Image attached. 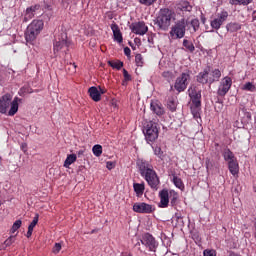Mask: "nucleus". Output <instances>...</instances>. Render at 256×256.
Returning a JSON list of instances; mask_svg holds the SVG:
<instances>
[{"label": "nucleus", "mask_w": 256, "mask_h": 256, "mask_svg": "<svg viewBox=\"0 0 256 256\" xmlns=\"http://www.w3.org/2000/svg\"><path fill=\"white\" fill-rule=\"evenodd\" d=\"M137 165L139 167L140 175L147 181L149 187L154 191L159 189V176L153 169V165L145 160H138Z\"/></svg>", "instance_id": "1"}, {"label": "nucleus", "mask_w": 256, "mask_h": 256, "mask_svg": "<svg viewBox=\"0 0 256 256\" xmlns=\"http://www.w3.org/2000/svg\"><path fill=\"white\" fill-rule=\"evenodd\" d=\"M20 101L21 99H19V97H15L13 99V95L9 93L4 94L0 98V113H2V115H5V113H7L8 111V115L10 117H13V115H15L17 111H19ZM9 107H10V110H9Z\"/></svg>", "instance_id": "2"}, {"label": "nucleus", "mask_w": 256, "mask_h": 256, "mask_svg": "<svg viewBox=\"0 0 256 256\" xmlns=\"http://www.w3.org/2000/svg\"><path fill=\"white\" fill-rule=\"evenodd\" d=\"M45 24L43 23V20H33L27 27L25 32V40L27 43H30V45H33L35 43L37 37H39V34L41 31H43V27Z\"/></svg>", "instance_id": "3"}, {"label": "nucleus", "mask_w": 256, "mask_h": 256, "mask_svg": "<svg viewBox=\"0 0 256 256\" xmlns=\"http://www.w3.org/2000/svg\"><path fill=\"white\" fill-rule=\"evenodd\" d=\"M219 79H221V70L219 69L208 68L197 75V81L202 85H207V83H209V85H212V83H215V81H219Z\"/></svg>", "instance_id": "4"}, {"label": "nucleus", "mask_w": 256, "mask_h": 256, "mask_svg": "<svg viewBox=\"0 0 256 256\" xmlns=\"http://www.w3.org/2000/svg\"><path fill=\"white\" fill-rule=\"evenodd\" d=\"M171 19H173V11L169 8L161 9L156 18V25L161 31H167L171 27Z\"/></svg>", "instance_id": "5"}, {"label": "nucleus", "mask_w": 256, "mask_h": 256, "mask_svg": "<svg viewBox=\"0 0 256 256\" xmlns=\"http://www.w3.org/2000/svg\"><path fill=\"white\" fill-rule=\"evenodd\" d=\"M143 133L147 143H153L154 141H157L159 138V127L157 126V123L153 121L148 122L143 130Z\"/></svg>", "instance_id": "6"}, {"label": "nucleus", "mask_w": 256, "mask_h": 256, "mask_svg": "<svg viewBox=\"0 0 256 256\" xmlns=\"http://www.w3.org/2000/svg\"><path fill=\"white\" fill-rule=\"evenodd\" d=\"M187 29V22L185 18L179 20L170 30V36L172 39H183L185 37V31Z\"/></svg>", "instance_id": "7"}, {"label": "nucleus", "mask_w": 256, "mask_h": 256, "mask_svg": "<svg viewBox=\"0 0 256 256\" xmlns=\"http://www.w3.org/2000/svg\"><path fill=\"white\" fill-rule=\"evenodd\" d=\"M189 81H191V71L187 70L186 72H183L176 79L174 83V89L178 93H182V91H185V89H187V85H189Z\"/></svg>", "instance_id": "8"}, {"label": "nucleus", "mask_w": 256, "mask_h": 256, "mask_svg": "<svg viewBox=\"0 0 256 256\" xmlns=\"http://www.w3.org/2000/svg\"><path fill=\"white\" fill-rule=\"evenodd\" d=\"M69 40L67 39L66 33H61L55 38L54 41V53H59V51H62L65 53L67 49H69Z\"/></svg>", "instance_id": "9"}, {"label": "nucleus", "mask_w": 256, "mask_h": 256, "mask_svg": "<svg viewBox=\"0 0 256 256\" xmlns=\"http://www.w3.org/2000/svg\"><path fill=\"white\" fill-rule=\"evenodd\" d=\"M141 243L142 245H145L147 249H149V251H152L154 253L155 251H157V247H159V244L157 243L153 235L149 233H146L142 236Z\"/></svg>", "instance_id": "10"}, {"label": "nucleus", "mask_w": 256, "mask_h": 256, "mask_svg": "<svg viewBox=\"0 0 256 256\" xmlns=\"http://www.w3.org/2000/svg\"><path fill=\"white\" fill-rule=\"evenodd\" d=\"M231 85H233V80L231 79V77H224L221 81H220V85L218 87V95L220 97H225V95H227V93H229V89H231Z\"/></svg>", "instance_id": "11"}, {"label": "nucleus", "mask_w": 256, "mask_h": 256, "mask_svg": "<svg viewBox=\"0 0 256 256\" xmlns=\"http://www.w3.org/2000/svg\"><path fill=\"white\" fill-rule=\"evenodd\" d=\"M133 211L135 213L149 214L155 211V207L144 202H138L133 205Z\"/></svg>", "instance_id": "12"}, {"label": "nucleus", "mask_w": 256, "mask_h": 256, "mask_svg": "<svg viewBox=\"0 0 256 256\" xmlns=\"http://www.w3.org/2000/svg\"><path fill=\"white\" fill-rule=\"evenodd\" d=\"M229 17V13L227 11H222L218 13L217 17L210 22V26L212 29L219 30L221 29V25H223L224 21H227V18Z\"/></svg>", "instance_id": "13"}, {"label": "nucleus", "mask_w": 256, "mask_h": 256, "mask_svg": "<svg viewBox=\"0 0 256 256\" xmlns=\"http://www.w3.org/2000/svg\"><path fill=\"white\" fill-rule=\"evenodd\" d=\"M188 93L192 104H194L195 107H201V90H198L195 86H191Z\"/></svg>", "instance_id": "14"}, {"label": "nucleus", "mask_w": 256, "mask_h": 256, "mask_svg": "<svg viewBox=\"0 0 256 256\" xmlns=\"http://www.w3.org/2000/svg\"><path fill=\"white\" fill-rule=\"evenodd\" d=\"M132 33L135 35H145L149 31V27L145 25V22H135L130 25Z\"/></svg>", "instance_id": "15"}, {"label": "nucleus", "mask_w": 256, "mask_h": 256, "mask_svg": "<svg viewBox=\"0 0 256 256\" xmlns=\"http://www.w3.org/2000/svg\"><path fill=\"white\" fill-rule=\"evenodd\" d=\"M111 30L113 33L114 41L117 43H123V34H121V30L117 24H111Z\"/></svg>", "instance_id": "16"}, {"label": "nucleus", "mask_w": 256, "mask_h": 256, "mask_svg": "<svg viewBox=\"0 0 256 256\" xmlns=\"http://www.w3.org/2000/svg\"><path fill=\"white\" fill-rule=\"evenodd\" d=\"M39 9H41V6L37 5V4L27 8L26 9V14H25V17H24V21H29V20L33 19L35 17V12L39 11Z\"/></svg>", "instance_id": "17"}, {"label": "nucleus", "mask_w": 256, "mask_h": 256, "mask_svg": "<svg viewBox=\"0 0 256 256\" xmlns=\"http://www.w3.org/2000/svg\"><path fill=\"white\" fill-rule=\"evenodd\" d=\"M151 111L155 113L156 115H163L165 113V109L163 108V105L159 101H152L150 104Z\"/></svg>", "instance_id": "18"}, {"label": "nucleus", "mask_w": 256, "mask_h": 256, "mask_svg": "<svg viewBox=\"0 0 256 256\" xmlns=\"http://www.w3.org/2000/svg\"><path fill=\"white\" fill-rule=\"evenodd\" d=\"M160 204L159 207L165 208L169 206V192L167 190H162L159 193Z\"/></svg>", "instance_id": "19"}, {"label": "nucleus", "mask_w": 256, "mask_h": 256, "mask_svg": "<svg viewBox=\"0 0 256 256\" xmlns=\"http://www.w3.org/2000/svg\"><path fill=\"white\" fill-rule=\"evenodd\" d=\"M88 93L91 97V99H93L96 103L101 101V93L99 92V89H97V87L92 86L89 88Z\"/></svg>", "instance_id": "20"}, {"label": "nucleus", "mask_w": 256, "mask_h": 256, "mask_svg": "<svg viewBox=\"0 0 256 256\" xmlns=\"http://www.w3.org/2000/svg\"><path fill=\"white\" fill-rule=\"evenodd\" d=\"M228 169L234 177L239 174V163L237 160L229 161L228 162Z\"/></svg>", "instance_id": "21"}, {"label": "nucleus", "mask_w": 256, "mask_h": 256, "mask_svg": "<svg viewBox=\"0 0 256 256\" xmlns=\"http://www.w3.org/2000/svg\"><path fill=\"white\" fill-rule=\"evenodd\" d=\"M39 223V214H36L33 218V221L28 226V231L26 233V237L29 239L33 235V229H35V226Z\"/></svg>", "instance_id": "22"}, {"label": "nucleus", "mask_w": 256, "mask_h": 256, "mask_svg": "<svg viewBox=\"0 0 256 256\" xmlns=\"http://www.w3.org/2000/svg\"><path fill=\"white\" fill-rule=\"evenodd\" d=\"M226 29L229 33H237V31H241V24L238 22H230L226 25Z\"/></svg>", "instance_id": "23"}, {"label": "nucleus", "mask_w": 256, "mask_h": 256, "mask_svg": "<svg viewBox=\"0 0 256 256\" xmlns=\"http://www.w3.org/2000/svg\"><path fill=\"white\" fill-rule=\"evenodd\" d=\"M171 177H172V181H173L175 187H177L178 189L183 191L185 189V184H183V180H181V178L177 177V175H175V173H172Z\"/></svg>", "instance_id": "24"}, {"label": "nucleus", "mask_w": 256, "mask_h": 256, "mask_svg": "<svg viewBox=\"0 0 256 256\" xmlns=\"http://www.w3.org/2000/svg\"><path fill=\"white\" fill-rule=\"evenodd\" d=\"M75 161H77V155L75 154L68 155L64 162V167L68 168L70 165H73Z\"/></svg>", "instance_id": "25"}, {"label": "nucleus", "mask_w": 256, "mask_h": 256, "mask_svg": "<svg viewBox=\"0 0 256 256\" xmlns=\"http://www.w3.org/2000/svg\"><path fill=\"white\" fill-rule=\"evenodd\" d=\"M242 91H250V93H255L256 91V86L254 85L253 82H246L242 86Z\"/></svg>", "instance_id": "26"}, {"label": "nucleus", "mask_w": 256, "mask_h": 256, "mask_svg": "<svg viewBox=\"0 0 256 256\" xmlns=\"http://www.w3.org/2000/svg\"><path fill=\"white\" fill-rule=\"evenodd\" d=\"M133 187H134V191L137 195H142L145 191V184L144 183H142V184L134 183Z\"/></svg>", "instance_id": "27"}, {"label": "nucleus", "mask_w": 256, "mask_h": 256, "mask_svg": "<svg viewBox=\"0 0 256 256\" xmlns=\"http://www.w3.org/2000/svg\"><path fill=\"white\" fill-rule=\"evenodd\" d=\"M178 9H180V11H191V9H193V7L191 6V4H189V2L182 1L179 3Z\"/></svg>", "instance_id": "28"}, {"label": "nucleus", "mask_w": 256, "mask_h": 256, "mask_svg": "<svg viewBox=\"0 0 256 256\" xmlns=\"http://www.w3.org/2000/svg\"><path fill=\"white\" fill-rule=\"evenodd\" d=\"M169 199L171 201V205H175L177 203V199H179V194L175 192V190H170L168 192Z\"/></svg>", "instance_id": "29"}, {"label": "nucleus", "mask_w": 256, "mask_h": 256, "mask_svg": "<svg viewBox=\"0 0 256 256\" xmlns=\"http://www.w3.org/2000/svg\"><path fill=\"white\" fill-rule=\"evenodd\" d=\"M230 5H244L247 6L253 3V0H229Z\"/></svg>", "instance_id": "30"}, {"label": "nucleus", "mask_w": 256, "mask_h": 256, "mask_svg": "<svg viewBox=\"0 0 256 256\" xmlns=\"http://www.w3.org/2000/svg\"><path fill=\"white\" fill-rule=\"evenodd\" d=\"M92 151L95 157H101V155L103 154V146L96 144L93 146Z\"/></svg>", "instance_id": "31"}, {"label": "nucleus", "mask_w": 256, "mask_h": 256, "mask_svg": "<svg viewBox=\"0 0 256 256\" xmlns=\"http://www.w3.org/2000/svg\"><path fill=\"white\" fill-rule=\"evenodd\" d=\"M224 159L225 161H235V154H233L229 149L224 150Z\"/></svg>", "instance_id": "32"}, {"label": "nucleus", "mask_w": 256, "mask_h": 256, "mask_svg": "<svg viewBox=\"0 0 256 256\" xmlns=\"http://www.w3.org/2000/svg\"><path fill=\"white\" fill-rule=\"evenodd\" d=\"M183 47H185L187 51H190V53H193V51H195V45H193V43L187 39L183 40Z\"/></svg>", "instance_id": "33"}, {"label": "nucleus", "mask_w": 256, "mask_h": 256, "mask_svg": "<svg viewBox=\"0 0 256 256\" xmlns=\"http://www.w3.org/2000/svg\"><path fill=\"white\" fill-rule=\"evenodd\" d=\"M108 65L112 67L113 69H121L123 67V62L121 61H108Z\"/></svg>", "instance_id": "34"}, {"label": "nucleus", "mask_w": 256, "mask_h": 256, "mask_svg": "<svg viewBox=\"0 0 256 256\" xmlns=\"http://www.w3.org/2000/svg\"><path fill=\"white\" fill-rule=\"evenodd\" d=\"M162 77H164V79L167 81H173V79H175V75L171 71H164L162 73Z\"/></svg>", "instance_id": "35"}, {"label": "nucleus", "mask_w": 256, "mask_h": 256, "mask_svg": "<svg viewBox=\"0 0 256 256\" xmlns=\"http://www.w3.org/2000/svg\"><path fill=\"white\" fill-rule=\"evenodd\" d=\"M140 5H145V7H151L154 3H157V0H138Z\"/></svg>", "instance_id": "36"}, {"label": "nucleus", "mask_w": 256, "mask_h": 256, "mask_svg": "<svg viewBox=\"0 0 256 256\" xmlns=\"http://www.w3.org/2000/svg\"><path fill=\"white\" fill-rule=\"evenodd\" d=\"M135 63L137 67H143V56L141 54L135 56Z\"/></svg>", "instance_id": "37"}, {"label": "nucleus", "mask_w": 256, "mask_h": 256, "mask_svg": "<svg viewBox=\"0 0 256 256\" xmlns=\"http://www.w3.org/2000/svg\"><path fill=\"white\" fill-rule=\"evenodd\" d=\"M21 224V220H16L12 225L11 233H15V231H17L21 227Z\"/></svg>", "instance_id": "38"}, {"label": "nucleus", "mask_w": 256, "mask_h": 256, "mask_svg": "<svg viewBox=\"0 0 256 256\" xmlns=\"http://www.w3.org/2000/svg\"><path fill=\"white\" fill-rule=\"evenodd\" d=\"M200 109H201V107H197L194 104H192L191 111H192V114L194 115V117H199Z\"/></svg>", "instance_id": "39"}, {"label": "nucleus", "mask_w": 256, "mask_h": 256, "mask_svg": "<svg viewBox=\"0 0 256 256\" xmlns=\"http://www.w3.org/2000/svg\"><path fill=\"white\" fill-rule=\"evenodd\" d=\"M13 243H15V236H10L5 240L4 245L5 247H10V245H13Z\"/></svg>", "instance_id": "40"}, {"label": "nucleus", "mask_w": 256, "mask_h": 256, "mask_svg": "<svg viewBox=\"0 0 256 256\" xmlns=\"http://www.w3.org/2000/svg\"><path fill=\"white\" fill-rule=\"evenodd\" d=\"M167 105L170 111H175L177 109V103L173 100H169Z\"/></svg>", "instance_id": "41"}, {"label": "nucleus", "mask_w": 256, "mask_h": 256, "mask_svg": "<svg viewBox=\"0 0 256 256\" xmlns=\"http://www.w3.org/2000/svg\"><path fill=\"white\" fill-rule=\"evenodd\" d=\"M154 154L157 155V157L159 158L163 157V150H161V147L156 146L154 148Z\"/></svg>", "instance_id": "42"}, {"label": "nucleus", "mask_w": 256, "mask_h": 256, "mask_svg": "<svg viewBox=\"0 0 256 256\" xmlns=\"http://www.w3.org/2000/svg\"><path fill=\"white\" fill-rule=\"evenodd\" d=\"M203 255L204 256H217V252L215 250L206 249V250H204Z\"/></svg>", "instance_id": "43"}, {"label": "nucleus", "mask_w": 256, "mask_h": 256, "mask_svg": "<svg viewBox=\"0 0 256 256\" xmlns=\"http://www.w3.org/2000/svg\"><path fill=\"white\" fill-rule=\"evenodd\" d=\"M191 27H193L194 31H197V29H199V20L198 19L191 20Z\"/></svg>", "instance_id": "44"}, {"label": "nucleus", "mask_w": 256, "mask_h": 256, "mask_svg": "<svg viewBox=\"0 0 256 256\" xmlns=\"http://www.w3.org/2000/svg\"><path fill=\"white\" fill-rule=\"evenodd\" d=\"M59 251H61V243H56L53 247L52 253H55V255H57Z\"/></svg>", "instance_id": "45"}, {"label": "nucleus", "mask_w": 256, "mask_h": 256, "mask_svg": "<svg viewBox=\"0 0 256 256\" xmlns=\"http://www.w3.org/2000/svg\"><path fill=\"white\" fill-rule=\"evenodd\" d=\"M124 81H131V75L127 70L123 69Z\"/></svg>", "instance_id": "46"}, {"label": "nucleus", "mask_w": 256, "mask_h": 256, "mask_svg": "<svg viewBox=\"0 0 256 256\" xmlns=\"http://www.w3.org/2000/svg\"><path fill=\"white\" fill-rule=\"evenodd\" d=\"M106 167L109 169V171H111V169H115V162L108 161L106 163Z\"/></svg>", "instance_id": "47"}, {"label": "nucleus", "mask_w": 256, "mask_h": 256, "mask_svg": "<svg viewBox=\"0 0 256 256\" xmlns=\"http://www.w3.org/2000/svg\"><path fill=\"white\" fill-rule=\"evenodd\" d=\"M124 55H126V57H131V48L125 47L124 48Z\"/></svg>", "instance_id": "48"}, {"label": "nucleus", "mask_w": 256, "mask_h": 256, "mask_svg": "<svg viewBox=\"0 0 256 256\" xmlns=\"http://www.w3.org/2000/svg\"><path fill=\"white\" fill-rule=\"evenodd\" d=\"M99 93H100V95H104V93H107V90L106 89H103V88H101V87H99Z\"/></svg>", "instance_id": "49"}, {"label": "nucleus", "mask_w": 256, "mask_h": 256, "mask_svg": "<svg viewBox=\"0 0 256 256\" xmlns=\"http://www.w3.org/2000/svg\"><path fill=\"white\" fill-rule=\"evenodd\" d=\"M148 42L153 43V36L148 37Z\"/></svg>", "instance_id": "50"}, {"label": "nucleus", "mask_w": 256, "mask_h": 256, "mask_svg": "<svg viewBox=\"0 0 256 256\" xmlns=\"http://www.w3.org/2000/svg\"><path fill=\"white\" fill-rule=\"evenodd\" d=\"M211 168V164H209V161L206 162V169H210Z\"/></svg>", "instance_id": "51"}, {"label": "nucleus", "mask_w": 256, "mask_h": 256, "mask_svg": "<svg viewBox=\"0 0 256 256\" xmlns=\"http://www.w3.org/2000/svg\"><path fill=\"white\" fill-rule=\"evenodd\" d=\"M181 215H179V214H175V217H180Z\"/></svg>", "instance_id": "52"}, {"label": "nucleus", "mask_w": 256, "mask_h": 256, "mask_svg": "<svg viewBox=\"0 0 256 256\" xmlns=\"http://www.w3.org/2000/svg\"><path fill=\"white\" fill-rule=\"evenodd\" d=\"M74 69L77 67L75 64H73Z\"/></svg>", "instance_id": "53"}]
</instances>
